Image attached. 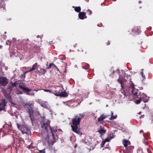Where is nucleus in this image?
I'll return each mask as SVG.
<instances>
[{
	"mask_svg": "<svg viewBox=\"0 0 153 153\" xmlns=\"http://www.w3.org/2000/svg\"><path fill=\"white\" fill-rule=\"evenodd\" d=\"M11 84L13 87H15L17 85L18 83H17L16 82H15L14 83L12 82Z\"/></svg>",
	"mask_w": 153,
	"mask_h": 153,
	"instance_id": "7c9ffc66",
	"label": "nucleus"
},
{
	"mask_svg": "<svg viewBox=\"0 0 153 153\" xmlns=\"http://www.w3.org/2000/svg\"><path fill=\"white\" fill-rule=\"evenodd\" d=\"M85 54H86L87 53V51H86L85 53H84Z\"/></svg>",
	"mask_w": 153,
	"mask_h": 153,
	"instance_id": "a18cd8bd",
	"label": "nucleus"
},
{
	"mask_svg": "<svg viewBox=\"0 0 153 153\" xmlns=\"http://www.w3.org/2000/svg\"><path fill=\"white\" fill-rule=\"evenodd\" d=\"M85 67V69L86 70H88L90 68V65L88 64H87Z\"/></svg>",
	"mask_w": 153,
	"mask_h": 153,
	"instance_id": "c756f323",
	"label": "nucleus"
},
{
	"mask_svg": "<svg viewBox=\"0 0 153 153\" xmlns=\"http://www.w3.org/2000/svg\"><path fill=\"white\" fill-rule=\"evenodd\" d=\"M78 17L79 19L81 20L87 18L86 15V13L83 12H79L78 14Z\"/></svg>",
	"mask_w": 153,
	"mask_h": 153,
	"instance_id": "ddd939ff",
	"label": "nucleus"
},
{
	"mask_svg": "<svg viewBox=\"0 0 153 153\" xmlns=\"http://www.w3.org/2000/svg\"><path fill=\"white\" fill-rule=\"evenodd\" d=\"M6 44L7 45H11L10 42L9 40H7L6 41Z\"/></svg>",
	"mask_w": 153,
	"mask_h": 153,
	"instance_id": "2f4dec72",
	"label": "nucleus"
},
{
	"mask_svg": "<svg viewBox=\"0 0 153 153\" xmlns=\"http://www.w3.org/2000/svg\"><path fill=\"white\" fill-rule=\"evenodd\" d=\"M8 20H11V19H8Z\"/></svg>",
	"mask_w": 153,
	"mask_h": 153,
	"instance_id": "864d4df0",
	"label": "nucleus"
},
{
	"mask_svg": "<svg viewBox=\"0 0 153 153\" xmlns=\"http://www.w3.org/2000/svg\"><path fill=\"white\" fill-rule=\"evenodd\" d=\"M87 13L89 15L91 14H92V11L88 9V10H87Z\"/></svg>",
	"mask_w": 153,
	"mask_h": 153,
	"instance_id": "c9c22d12",
	"label": "nucleus"
},
{
	"mask_svg": "<svg viewBox=\"0 0 153 153\" xmlns=\"http://www.w3.org/2000/svg\"><path fill=\"white\" fill-rule=\"evenodd\" d=\"M50 121L47 120L42 125V128L43 130H45L46 132L45 133L42 132L41 135L43 138L47 141L49 145H53L56 142L55 135L57 136L56 133L57 130L51 128L50 126Z\"/></svg>",
	"mask_w": 153,
	"mask_h": 153,
	"instance_id": "f257e3e1",
	"label": "nucleus"
},
{
	"mask_svg": "<svg viewBox=\"0 0 153 153\" xmlns=\"http://www.w3.org/2000/svg\"><path fill=\"white\" fill-rule=\"evenodd\" d=\"M38 72L41 73L42 74H44L46 72V71L45 69H44L43 68H41L40 70H37Z\"/></svg>",
	"mask_w": 153,
	"mask_h": 153,
	"instance_id": "5701e85b",
	"label": "nucleus"
},
{
	"mask_svg": "<svg viewBox=\"0 0 153 153\" xmlns=\"http://www.w3.org/2000/svg\"><path fill=\"white\" fill-rule=\"evenodd\" d=\"M39 104L41 105L45 108H49L48 103L47 102H39Z\"/></svg>",
	"mask_w": 153,
	"mask_h": 153,
	"instance_id": "dca6fc26",
	"label": "nucleus"
},
{
	"mask_svg": "<svg viewBox=\"0 0 153 153\" xmlns=\"http://www.w3.org/2000/svg\"><path fill=\"white\" fill-rule=\"evenodd\" d=\"M141 75L143 78V79L145 80L146 79V78H145V76L143 75L144 73H143V72L141 71Z\"/></svg>",
	"mask_w": 153,
	"mask_h": 153,
	"instance_id": "473e14b6",
	"label": "nucleus"
},
{
	"mask_svg": "<svg viewBox=\"0 0 153 153\" xmlns=\"http://www.w3.org/2000/svg\"><path fill=\"white\" fill-rule=\"evenodd\" d=\"M0 70H1V69H0Z\"/></svg>",
	"mask_w": 153,
	"mask_h": 153,
	"instance_id": "13d9d810",
	"label": "nucleus"
},
{
	"mask_svg": "<svg viewBox=\"0 0 153 153\" xmlns=\"http://www.w3.org/2000/svg\"><path fill=\"white\" fill-rule=\"evenodd\" d=\"M144 117V115H142L141 116H140V118H141V117L143 118Z\"/></svg>",
	"mask_w": 153,
	"mask_h": 153,
	"instance_id": "79ce46f5",
	"label": "nucleus"
},
{
	"mask_svg": "<svg viewBox=\"0 0 153 153\" xmlns=\"http://www.w3.org/2000/svg\"><path fill=\"white\" fill-rule=\"evenodd\" d=\"M131 86L132 88V90L131 91V93L133 95L135 96H137V92L138 91L137 89L135 88L134 84L133 83L132 84H131Z\"/></svg>",
	"mask_w": 153,
	"mask_h": 153,
	"instance_id": "f8f14e48",
	"label": "nucleus"
},
{
	"mask_svg": "<svg viewBox=\"0 0 153 153\" xmlns=\"http://www.w3.org/2000/svg\"><path fill=\"white\" fill-rule=\"evenodd\" d=\"M38 66V65L37 63H36L34 64L33 65L32 68L29 70L27 71H26L25 72L24 74H25L28 72H30L32 71H34L36 69L38 70L37 67Z\"/></svg>",
	"mask_w": 153,
	"mask_h": 153,
	"instance_id": "4468645a",
	"label": "nucleus"
},
{
	"mask_svg": "<svg viewBox=\"0 0 153 153\" xmlns=\"http://www.w3.org/2000/svg\"><path fill=\"white\" fill-rule=\"evenodd\" d=\"M112 115H113V113H112Z\"/></svg>",
	"mask_w": 153,
	"mask_h": 153,
	"instance_id": "5fc2aeb1",
	"label": "nucleus"
},
{
	"mask_svg": "<svg viewBox=\"0 0 153 153\" xmlns=\"http://www.w3.org/2000/svg\"><path fill=\"white\" fill-rule=\"evenodd\" d=\"M27 92L26 93V94H27V95H34V93H33V92H31V93H29L28 92Z\"/></svg>",
	"mask_w": 153,
	"mask_h": 153,
	"instance_id": "72a5a7b5",
	"label": "nucleus"
},
{
	"mask_svg": "<svg viewBox=\"0 0 153 153\" xmlns=\"http://www.w3.org/2000/svg\"><path fill=\"white\" fill-rule=\"evenodd\" d=\"M123 152H125V151H124V150H123Z\"/></svg>",
	"mask_w": 153,
	"mask_h": 153,
	"instance_id": "6e6d98bb",
	"label": "nucleus"
},
{
	"mask_svg": "<svg viewBox=\"0 0 153 153\" xmlns=\"http://www.w3.org/2000/svg\"><path fill=\"white\" fill-rule=\"evenodd\" d=\"M19 87L20 88L22 89L25 93L30 92L32 91L31 89L26 88L25 84L23 83H20Z\"/></svg>",
	"mask_w": 153,
	"mask_h": 153,
	"instance_id": "0eeeda50",
	"label": "nucleus"
},
{
	"mask_svg": "<svg viewBox=\"0 0 153 153\" xmlns=\"http://www.w3.org/2000/svg\"><path fill=\"white\" fill-rule=\"evenodd\" d=\"M149 120L151 121V123L153 124V115H152L150 117Z\"/></svg>",
	"mask_w": 153,
	"mask_h": 153,
	"instance_id": "bb28decb",
	"label": "nucleus"
},
{
	"mask_svg": "<svg viewBox=\"0 0 153 153\" xmlns=\"http://www.w3.org/2000/svg\"><path fill=\"white\" fill-rule=\"evenodd\" d=\"M1 146H0V150H1Z\"/></svg>",
	"mask_w": 153,
	"mask_h": 153,
	"instance_id": "3c124183",
	"label": "nucleus"
},
{
	"mask_svg": "<svg viewBox=\"0 0 153 153\" xmlns=\"http://www.w3.org/2000/svg\"><path fill=\"white\" fill-rule=\"evenodd\" d=\"M123 143L126 148L128 147V145L131 144V142L128 140L124 139L123 140Z\"/></svg>",
	"mask_w": 153,
	"mask_h": 153,
	"instance_id": "2eb2a0df",
	"label": "nucleus"
},
{
	"mask_svg": "<svg viewBox=\"0 0 153 153\" xmlns=\"http://www.w3.org/2000/svg\"><path fill=\"white\" fill-rule=\"evenodd\" d=\"M117 81L121 84L122 88H124V87L123 86V84L124 83V82H123V80L120 79H119L117 80Z\"/></svg>",
	"mask_w": 153,
	"mask_h": 153,
	"instance_id": "b1692460",
	"label": "nucleus"
},
{
	"mask_svg": "<svg viewBox=\"0 0 153 153\" xmlns=\"http://www.w3.org/2000/svg\"><path fill=\"white\" fill-rule=\"evenodd\" d=\"M77 51L79 52H83L84 51V50L82 48H80L79 49L77 50Z\"/></svg>",
	"mask_w": 153,
	"mask_h": 153,
	"instance_id": "e433bc0d",
	"label": "nucleus"
},
{
	"mask_svg": "<svg viewBox=\"0 0 153 153\" xmlns=\"http://www.w3.org/2000/svg\"><path fill=\"white\" fill-rule=\"evenodd\" d=\"M106 117L105 116L102 115H101L100 117H99L97 119V120L98 122H100L101 121H102L105 119L106 118Z\"/></svg>",
	"mask_w": 153,
	"mask_h": 153,
	"instance_id": "412c9836",
	"label": "nucleus"
},
{
	"mask_svg": "<svg viewBox=\"0 0 153 153\" xmlns=\"http://www.w3.org/2000/svg\"><path fill=\"white\" fill-rule=\"evenodd\" d=\"M139 95L142 100L145 103L148 101L149 97L146 95L140 92Z\"/></svg>",
	"mask_w": 153,
	"mask_h": 153,
	"instance_id": "1a4fd4ad",
	"label": "nucleus"
},
{
	"mask_svg": "<svg viewBox=\"0 0 153 153\" xmlns=\"http://www.w3.org/2000/svg\"><path fill=\"white\" fill-rule=\"evenodd\" d=\"M28 148L29 149H33V146L31 145H30L28 146Z\"/></svg>",
	"mask_w": 153,
	"mask_h": 153,
	"instance_id": "4c0bfd02",
	"label": "nucleus"
},
{
	"mask_svg": "<svg viewBox=\"0 0 153 153\" xmlns=\"http://www.w3.org/2000/svg\"><path fill=\"white\" fill-rule=\"evenodd\" d=\"M147 143H148L147 142H146V143L145 144V145H147Z\"/></svg>",
	"mask_w": 153,
	"mask_h": 153,
	"instance_id": "09e8293b",
	"label": "nucleus"
},
{
	"mask_svg": "<svg viewBox=\"0 0 153 153\" xmlns=\"http://www.w3.org/2000/svg\"><path fill=\"white\" fill-rule=\"evenodd\" d=\"M137 153H143L142 152V149L139 148L138 150H137Z\"/></svg>",
	"mask_w": 153,
	"mask_h": 153,
	"instance_id": "f704fd0d",
	"label": "nucleus"
},
{
	"mask_svg": "<svg viewBox=\"0 0 153 153\" xmlns=\"http://www.w3.org/2000/svg\"><path fill=\"white\" fill-rule=\"evenodd\" d=\"M84 118L82 115L79 114L75 117L72 119V125H71L72 130L74 132L79 134L80 131L78 128V126L79 125L80 121Z\"/></svg>",
	"mask_w": 153,
	"mask_h": 153,
	"instance_id": "f03ea898",
	"label": "nucleus"
},
{
	"mask_svg": "<svg viewBox=\"0 0 153 153\" xmlns=\"http://www.w3.org/2000/svg\"><path fill=\"white\" fill-rule=\"evenodd\" d=\"M106 142L104 140L102 141V144H101V147H102L104 145Z\"/></svg>",
	"mask_w": 153,
	"mask_h": 153,
	"instance_id": "ea45409f",
	"label": "nucleus"
},
{
	"mask_svg": "<svg viewBox=\"0 0 153 153\" xmlns=\"http://www.w3.org/2000/svg\"><path fill=\"white\" fill-rule=\"evenodd\" d=\"M0 70H1V69H0Z\"/></svg>",
	"mask_w": 153,
	"mask_h": 153,
	"instance_id": "4d7b16f0",
	"label": "nucleus"
},
{
	"mask_svg": "<svg viewBox=\"0 0 153 153\" xmlns=\"http://www.w3.org/2000/svg\"><path fill=\"white\" fill-rule=\"evenodd\" d=\"M17 125L18 128L21 131L22 134H26L28 135L31 134L30 131L27 126L22 125L20 126L18 124H17Z\"/></svg>",
	"mask_w": 153,
	"mask_h": 153,
	"instance_id": "39448f33",
	"label": "nucleus"
},
{
	"mask_svg": "<svg viewBox=\"0 0 153 153\" xmlns=\"http://www.w3.org/2000/svg\"><path fill=\"white\" fill-rule=\"evenodd\" d=\"M5 97L6 99L9 102H11L12 104L13 103L12 102V98L11 96L8 94H6L5 95Z\"/></svg>",
	"mask_w": 153,
	"mask_h": 153,
	"instance_id": "a211bd4d",
	"label": "nucleus"
},
{
	"mask_svg": "<svg viewBox=\"0 0 153 153\" xmlns=\"http://www.w3.org/2000/svg\"><path fill=\"white\" fill-rule=\"evenodd\" d=\"M134 148V146H130L126 148V152L128 153H131L133 152V149Z\"/></svg>",
	"mask_w": 153,
	"mask_h": 153,
	"instance_id": "f3484780",
	"label": "nucleus"
},
{
	"mask_svg": "<svg viewBox=\"0 0 153 153\" xmlns=\"http://www.w3.org/2000/svg\"><path fill=\"white\" fill-rule=\"evenodd\" d=\"M73 8H74V10L76 12H80V11L81 10V7L80 6L75 7L74 6H73Z\"/></svg>",
	"mask_w": 153,
	"mask_h": 153,
	"instance_id": "4be33fe9",
	"label": "nucleus"
},
{
	"mask_svg": "<svg viewBox=\"0 0 153 153\" xmlns=\"http://www.w3.org/2000/svg\"><path fill=\"white\" fill-rule=\"evenodd\" d=\"M4 33L5 34H6L7 33V32L5 31V32H4Z\"/></svg>",
	"mask_w": 153,
	"mask_h": 153,
	"instance_id": "603ef678",
	"label": "nucleus"
},
{
	"mask_svg": "<svg viewBox=\"0 0 153 153\" xmlns=\"http://www.w3.org/2000/svg\"><path fill=\"white\" fill-rule=\"evenodd\" d=\"M20 94H22V92H20Z\"/></svg>",
	"mask_w": 153,
	"mask_h": 153,
	"instance_id": "8fccbe9b",
	"label": "nucleus"
},
{
	"mask_svg": "<svg viewBox=\"0 0 153 153\" xmlns=\"http://www.w3.org/2000/svg\"><path fill=\"white\" fill-rule=\"evenodd\" d=\"M7 103V102L5 99H1V102H0V111L3 110L5 109Z\"/></svg>",
	"mask_w": 153,
	"mask_h": 153,
	"instance_id": "9b49d317",
	"label": "nucleus"
},
{
	"mask_svg": "<svg viewBox=\"0 0 153 153\" xmlns=\"http://www.w3.org/2000/svg\"><path fill=\"white\" fill-rule=\"evenodd\" d=\"M76 45H77V44H76V45H74V47H76Z\"/></svg>",
	"mask_w": 153,
	"mask_h": 153,
	"instance_id": "49530a36",
	"label": "nucleus"
},
{
	"mask_svg": "<svg viewBox=\"0 0 153 153\" xmlns=\"http://www.w3.org/2000/svg\"><path fill=\"white\" fill-rule=\"evenodd\" d=\"M138 98L139 99L138 100H137L135 102V103L137 104H139L140 102L142 101L140 97H138Z\"/></svg>",
	"mask_w": 153,
	"mask_h": 153,
	"instance_id": "393cba45",
	"label": "nucleus"
},
{
	"mask_svg": "<svg viewBox=\"0 0 153 153\" xmlns=\"http://www.w3.org/2000/svg\"><path fill=\"white\" fill-rule=\"evenodd\" d=\"M29 42V40L28 39L23 40L21 43V45L22 46V47L21 49L22 50L23 49L27 50V48H30L31 45Z\"/></svg>",
	"mask_w": 153,
	"mask_h": 153,
	"instance_id": "423d86ee",
	"label": "nucleus"
},
{
	"mask_svg": "<svg viewBox=\"0 0 153 153\" xmlns=\"http://www.w3.org/2000/svg\"><path fill=\"white\" fill-rule=\"evenodd\" d=\"M45 149H44L43 150H41L39 151V152L40 153H45Z\"/></svg>",
	"mask_w": 153,
	"mask_h": 153,
	"instance_id": "58836bf2",
	"label": "nucleus"
},
{
	"mask_svg": "<svg viewBox=\"0 0 153 153\" xmlns=\"http://www.w3.org/2000/svg\"><path fill=\"white\" fill-rule=\"evenodd\" d=\"M141 113V112H140L139 113H138V114H140Z\"/></svg>",
	"mask_w": 153,
	"mask_h": 153,
	"instance_id": "de8ad7c7",
	"label": "nucleus"
},
{
	"mask_svg": "<svg viewBox=\"0 0 153 153\" xmlns=\"http://www.w3.org/2000/svg\"><path fill=\"white\" fill-rule=\"evenodd\" d=\"M117 117V116L116 115L115 116H112L110 117V118H109V120H114Z\"/></svg>",
	"mask_w": 153,
	"mask_h": 153,
	"instance_id": "cd10ccee",
	"label": "nucleus"
},
{
	"mask_svg": "<svg viewBox=\"0 0 153 153\" xmlns=\"http://www.w3.org/2000/svg\"><path fill=\"white\" fill-rule=\"evenodd\" d=\"M110 44V41H108V42L106 43V45H109Z\"/></svg>",
	"mask_w": 153,
	"mask_h": 153,
	"instance_id": "a19ab883",
	"label": "nucleus"
},
{
	"mask_svg": "<svg viewBox=\"0 0 153 153\" xmlns=\"http://www.w3.org/2000/svg\"><path fill=\"white\" fill-rule=\"evenodd\" d=\"M53 88L55 89L53 92V94L55 95L58 96H60L62 97H66L68 96L67 93L65 92V91L63 92L62 88L58 86H54Z\"/></svg>",
	"mask_w": 153,
	"mask_h": 153,
	"instance_id": "7ed1b4c3",
	"label": "nucleus"
},
{
	"mask_svg": "<svg viewBox=\"0 0 153 153\" xmlns=\"http://www.w3.org/2000/svg\"><path fill=\"white\" fill-rule=\"evenodd\" d=\"M2 46L0 45V49L1 48H2Z\"/></svg>",
	"mask_w": 153,
	"mask_h": 153,
	"instance_id": "c03bdc74",
	"label": "nucleus"
},
{
	"mask_svg": "<svg viewBox=\"0 0 153 153\" xmlns=\"http://www.w3.org/2000/svg\"><path fill=\"white\" fill-rule=\"evenodd\" d=\"M100 128L99 130L98 131L101 134L103 135V134L105 133L106 131L105 130L103 129H102V126H100Z\"/></svg>",
	"mask_w": 153,
	"mask_h": 153,
	"instance_id": "aec40b11",
	"label": "nucleus"
},
{
	"mask_svg": "<svg viewBox=\"0 0 153 153\" xmlns=\"http://www.w3.org/2000/svg\"><path fill=\"white\" fill-rule=\"evenodd\" d=\"M44 90L45 91V92H50V93H52L53 94V92H52L51 91V90H49V89H44Z\"/></svg>",
	"mask_w": 153,
	"mask_h": 153,
	"instance_id": "c85d7f7f",
	"label": "nucleus"
},
{
	"mask_svg": "<svg viewBox=\"0 0 153 153\" xmlns=\"http://www.w3.org/2000/svg\"><path fill=\"white\" fill-rule=\"evenodd\" d=\"M6 1H7V0H1L0 1V11L3 12L6 11L5 7L6 4L4 3Z\"/></svg>",
	"mask_w": 153,
	"mask_h": 153,
	"instance_id": "6e6552de",
	"label": "nucleus"
},
{
	"mask_svg": "<svg viewBox=\"0 0 153 153\" xmlns=\"http://www.w3.org/2000/svg\"><path fill=\"white\" fill-rule=\"evenodd\" d=\"M8 80L7 79L4 77H0V84L3 86H5L7 84Z\"/></svg>",
	"mask_w": 153,
	"mask_h": 153,
	"instance_id": "9d476101",
	"label": "nucleus"
},
{
	"mask_svg": "<svg viewBox=\"0 0 153 153\" xmlns=\"http://www.w3.org/2000/svg\"><path fill=\"white\" fill-rule=\"evenodd\" d=\"M23 106L26 109L32 121L33 122L34 120V116L32 104L29 103H24L23 104Z\"/></svg>",
	"mask_w": 153,
	"mask_h": 153,
	"instance_id": "20e7f679",
	"label": "nucleus"
},
{
	"mask_svg": "<svg viewBox=\"0 0 153 153\" xmlns=\"http://www.w3.org/2000/svg\"><path fill=\"white\" fill-rule=\"evenodd\" d=\"M54 67L58 70V69L57 66L54 64L52 63L50 64L49 66L47 67V68L48 69H50L51 68H54Z\"/></svg>",
	"mask_w": 153,
	"mask_h": 153,
	"instance_id": "6ab92c4d",
	"label": "nucleus"
},
{
	"mask_svg": "<svg viewBox=\"0 0 153 153\" xmlns=\"http://www.w3.org/2000/svg\"><path fill=\"white\" fill-rule=\"evenodd\" d=\"M138 3H139V4H141L142 3V1H138Z\"/></svg>",
	"mask_w": 153,
	"mask_h": 153,
	"instance_id": "37998d69",
	"label": "nucleus"
},
{
	"mask_svg": "<svg viewBox=\"0 0 153 153\" xmlns=\"http://www.w3.org/2000/svg\"><path fill=\"white\" fill-rule=\"evenodd\" d=\"M111 139V138H110V137H107L105 139L104 141L105 142H108L110 141Z\"/></svg>",
	"mask_w": 153,
	"mask_h": 153,
	"instance_id": "a878e982",
	"label": "nucleus"
}]
</instances>
